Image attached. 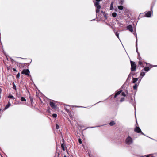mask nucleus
<instances>
[{
    "mask_svg": "<svg viewBox=\"0 0 157 157\" xmlns=\"http://www.w3.org/2000/svg\"><path fill=\"white\" fill-rule=\"evenodd\" d=\"M131 64V70L132 71H134L136 70V65L135 63L134 62L131 61H130Z\"/></svg>",
    "mask_w": 157,
    "mask_h": 157,
    "instance_id": "obj_1",
    "label": "nucleus"
},
{
    "mask_svg": "<svg viewBox=\"0 0 157 157\" xmlns=\"http://www.w3.org/2000/svg\"><path fill=\"white\" fill-rule=\"evenodd\" d=\"M125 142L128 145L130 144L133 142V139L130 136H128L126 138Z\"/></svg>",
    "mask_w": 157,
    "mask_h": 157,
    "instance_id": "obj_2",
    "label": "nucleus"
},
{
    "mask_svg": "<svg viewBox=\"0 0 157 157\" xmlns=\"http://www.w3.org/2000/svg\"><path fill=\"white\" fill-rule=\"evenodd\" d=\"M95 6L96 8V13H98L99 12L100 9L101 8V6L99 5V2H96L95 3Z\"/></svg>",
    "mask_w": 157,
    "mask_h": 157,
    "instance_id": "obj_3",
    "label": "nucleus"
},
{
    "mask_svg": "<svg viewBox=\"0 0 157 157\" xmlns=\"http://www.w3.org/2000/svg\"><path fill=\"white\" fill-rule=\"evenodd\" d=\"M30 72L29 71V69H24L22 71L21 73L22 74H25L28 76H29V73Z\"/></svg>",
    "mask_w": 157,
    "mask_h": 157,
    "instance_id": "obj_4",
    "label": "nucleus"
},
{
    "mask_svg": "<svg viewBox=\"0 0 157 157\" xmlns=\"http://www.w3.org/2000/svg\"><path fill=\"white\" fill-rule=\"evenodd\" d=\"M135 131L137 133H141L142 134L144 135V134L142 132L140 129L139 127H136L135 129Z\"/></svg>",
    "mask_w": 157,
    "mask_h": 157,
    "instance_id": "obj_5",
    "label": "nucleus"
},
{
    "mask_svg": "<svg viewBox=\"0 0 157 157\" xmlns=\"http://www.w3.org/2000/svg\"><path fill=\"white\" fill-rule=\"evenodd\" d=\"M49 104L51 107L52 108L54 109L56 108V106L55 105V104L52 101H50Z\"/></svg>",
    "mask_w": 157,
    "mask_h": 157,
    "instance_id": "obj_6",
    "label": "nucleus"
},
{
    "mask_svg": "<svg viewBox=\"0 0 157 157\" xmlns=\"http://www.w3.org/2000/svg\"><path fill=\"white\" fill-rule=\"evenodd\" d=\"M127 29L131 32H132L133 31L132 26L131 25L128 26Z\"/></svg>",
    "mask_w": 157,
    "mask_h": 157,
    "instance_id": "obj_7",
    "label": "nucleus"
},
{
    "mask_svg": "<svg viewBox=\"0 0 157 157\" xmlns=\"http://www.w3.org/2000/svg\"><path fill=\"white\" fill-rule=\"evenodd\" d=\"M151 11H149L147 13H146L145 14V15L146 17H149L151 16Z\"/></svg>",
    "mask_w": 157,
    "mask_h": 157,
    "instance_id": "obj_8",
    "label": "nucleus"
},
{
    "mask_svg": "<svg viewBox=\"0 0 157 157\" xmlns=\"http://www.w3.org/2000/svg\"><path fill=\"white\" fill-rule=\"evenodd\" d=\"M136 52L137 53H138V56H139V53H138V49H137V38L136 36Z\"/></svg>",
    "mask_w": 157,
    "mask_h": 157,
    "instance_id": "obj_9",
    "label": "nucleus"
},
{
    "mask_svg": "<svg viewBox=\"0 0 157 157\" xmlns=\"http://www.w3.org/2000/svg\"><path fill=\"white\" fill-rule=\"evenodd\" d=\"M11 105V104L10 102H8V104L5 107V108L3 110H5L7 109V108H8Z\"/></svg>",
    "mask_w": 157,
    "mask_h": 157,
    "instance_id": "obj_10",
    "label": "nucleus"
},
{
    "mask_svg": "<svg viewBox=\"0 0 157 157\" xmlns=\"http://www.w3.org/2000/svg\"><path fill=\"white\" fill-rule=\"evenodd\" d=\"M138 78H132V83H135L138 80Z\"/></svg>",
    "mask_w": 157,
    "mask_h": 157,
    "instance_id": "obj_11",
    "label": "nucleus"
},
{
    "mask_svg": "<svg viewBox=\"0 0 157 157\" xmlns=\"http://www.w3.org/2000/svg\"><path fill=\"white\" fill-rule=\"evenodd\" d=\"M139 85V84H138L137 83H135V85L133 86V89L134 90H137V87Z\"/></svg>",
    "mask_w": 157,
    "mask_h": 157,
    "instance_id": "obj_12",
    "label": "nucleus"
},
{
    "mask_svg": "<svg viewBox=\"0 0 157 157\" xmlns=\"http://www.w3.org/2000/svg\"><path fill=\"white\" fill-rule=\"evenodd\" d=\"M122 90H120L117 92L115 94V96H114V98H116V97L118 95H119L121 93V92H122Z\"/></svg>",
    "mask_w": 157,
    "mask_h": 157,
    "instance_id": "obj_13",
    "label": "nucleus"
},
{
    "mask_svg": "<svg viewBox=\"0 0 157 157\" xmlns=\"http://www.w3.org/2000/svg\"><path fill=\"white\" fill-rule=\"evenodd\" d=\"M68 106H66V107H65V110L68 113H69L70 112V111L69 110V109H68Z\"/></svg>",
    "mask_w": 157,
    "mask_h": 157,
    "instance_id": "obj_14",
    "label": "nucleus"
},
{
    "mask_svg": "<svg viewBox=\"0 0 157 157\" xmlns=\"http://www.w3.org/2000/svg\"><path fill=\"white\" fill-rule=\"evenodd\" d=\"M21 100L22 101H26V99L24 97H21Z\"/></svg>",
    "mask_w": 157,
    "mask_h": 157,
    "instance_id": "obj_15",
    "label": "nucleus"
},
{
    "mask_svg": "<svg viewBox=\"0 0 157 157\" xmlns=\"http://www.w3.org/2000/svg\"><path fill=\"white\" fill-rule=\"evenodd\" d=\"M118 8L120 10H122L123 9V6H118Z\"/></svg>",
    "mask_w": 157,
    "mask_h": 157,
    "instance_id": "obj_16",
    "label": "nucleus"
},
{
    "mask_svg": "<svg viewBox=\"0 0 157 157\" xmlns=\"http://www.w3.org/2000/svg\"><path fill=\"white\" fill-rule=\"evenodd\" d=\"M8 98L10 99H14V97L11 95H9L8 96Z\"/></svg>",
    "mask_w": 157,
    "mask_h": 157,
    "instance_id": "obj_17",
    "label": "nucleus"
},
{
    "mask_svg": "<svg viewBox=\"0 0 157 157\" xmlns=\"http://www.w3.org/2000/svg\"><path fill=\"white\" fill-rule=\"evenodd\" d=\"M149 68L148 67H146L144 68V70L146 71H149Z\"/></svg>",
    "mask_w": 157,
    "mask_h": 157,
    "instance_id": "obj_18",
    "label": "nucleus"
},
{
    "mask_svg": "<svg viewBox=\"0 0 157 157\" xmlns=\"http://www.w3.org/2000/svg\"><path fill=\"white\" fill-rule=\"evenodd\" d=\"M13 89H14L15 90H16V86L13 82Z\"/></svg>",
    "mask_w": 157,
    "mask_h": 157,
    "instance_id": "obj_19",
    "label": "nucleus"
},
{
    "mask_svg": "<svg viewBox=\"0 0 157 157\" xmlns=\"http://www.w3.org/2000/svg\"><path fill=\"white\" fill-rule=\"evenodd\" d=\"M115 124V123L114 121H111L109 123V125L110 126H113Z\"/></svg>",
    "mask_w": 157,
    "mask_h": 157,
    "instance_id": "obj_20",
    "label": "nucleus"
},
{
    "mask_svg": "<svg viewBox=\"0 0 157 157\" xmlns=\"http://www.w3.org/2000/svg\"><path fill=\"white\" fill-rule=\"evenodd\" d=\"M117 24H118V25H119V26L120 27H122L123 26V25L122 23H120L119 22H118Z\"/></svg>",
    "mask_w": 157,
    "mask_h": 157,
    "instance_id": "obj_21",
    "label": "nucleus"
},
{
    "mask_svg": "<svg viewBox=\"0 0 157 157\" xmlns=\"http://www.w3.org/2000/svg\"><path fill=\"white\" fill-rule=\"evenodd\" d=\"M114 32H115V34H116V36L119 39V34L117 33V32H116L115 31H114Z\"/></svg>",
    "mask_w": 157,
    "mask_h": 157,
    "instance_id": "obj_22",
    "label": "nucleus"
},
{
    "mask_svg": "<svg viewBox=\"0 0 157 157\" xmlns=\"http://www.w3.org/2000/svg\"><path fill=\"white\" fill-rule=\"evenodd\" d=\"M112 15L113 17H115L117 16V13H115V12L113 13L112 14Z\"/></svg>",
    "mask_w": 157,
    "mask_h": 157,
    "instance_id": "obj_23",
    "label": "nucleus"
},
{
    "mask_svg": "<svg viewBox=\"0 0 157 157\" xmlns=\"http://www.w3.org/2000/svg\"><path fill=\"white\" fill-rule=\"evenodd\" d=\"M145 75V73L144 72H141L140 73V75L142 76V77H143Z\"/></svg>",
    "mask_w": 157,
    "mask_h": 157,
    "instance_id": "obj_24",
    "label": "nucleus"
},
{
    "mask_svg": "<svg viewBox=\"0 0 157 157\" xmlns=\"http://www.w3.org/2000/svg\"><path fill=\"white\" fill-rule=\"evenodd\" d=\"M124 1V0H121L120 2V4L121 5L123 4Z\"/></svg>",
    "mask_w": 157,
    "mask_h": 157,
    "instance_id": "obj_25",
    "label": "nucleus"
},
{
    "mask_svg": "<svg viewBox=\"0 0 157 157\" xmlns=\"http://www.w3.org/2000/svg\"><path fill=\"white\" fill-rule=\"evenodd\" d=\"M61 147H62L63 150L64 151L65 150V149H64V145L63 144H61Z\"/></svg>",
    "mask_w": 157,
    "mask_h": 157,
    "instance_id": "obj_26",
    "label": "nucleus"
},
{
    "mask_svg": "<svg viewBox=\"0 0 157 157\" xmlns=\"http://www.w3.org/2000/svg\"><path fill=\"white\" fill-rule=\"evenodd\" d=\"M113 3H111V5H110V10H112L113 9Z\"/></svg>",
    "mask_w": 157,
    "mask_h": 157,
    "instance_id": "obj_27",
    "label": "nucleus"
},
{
    "mask_svg": "<svg viewBox=\"0 0 157 157\" xmlns=\"http://www.w3.org/2000/svg\"><path fill=\"white\" fill-rule=\"evenodd\" d=\"M53 117L54 118H56L57 117V115L56 114H53L52 115Z\"/></svg>",
    "mask_w": 157,
    "mask_h": 157,
    "instance_id": "obj_28",
    "label": "nucleus"
},
{
    "mask_svg": "<svg viewBox=\"0 0 157 157\" xmlns=\"http://www.w3.org/2000/svg\"><path fill=\"white\" fill-rule=\"evenodd\" d=\"M124 98H122L120 100V101L121 102H122L123 101H124Z\"/></svg>",
    "mask_w": 157,
    "mask_h": 157,
    "instance_id": "obj_29",
    "label": "nucleus"
},
{
    "mask_svg": "<svg viewBox=\"0 0 157 157\" xmlns=\"http://www.w3.org/2000/svg\"><path fill=\"white\" fill-rule=\"evenodd\" d=\"M121 95L122 96H126V95H125V93L124 92H123L122 93H121Z\"/></svg>",
    "mask_w": 157,
    "mask_h": 157,
    "instance_id": "obj_30",
    "label": "nucleus"
},
{
    "mask_svg": "<svg viewBox=\"0 0 157 157\" xmlns=\"http://www.w3.org/2000/svg\"><path fill=\"white\" fill-rule=\"evenodd\" d=\"M20 73H18V74H17V75L16 76V77L17 78H19L20 77Z\"/></svg>",
    "mask_w": 157,
    "mask_h": 157,
    "instance_id": "obj_31",
    "label": "nucleus"
},
{
    "mask_svg": "<svg viewBox=\"0 0 157 157\" xmlns=\"http://www.w3.org/2000/svg\"><path fill=\"white\" fill-rule=\"evenodd\" d=\"M56 129H58L59 128V127L58 124H56Z\"/></svg>",
    "mask_w": 157,
    "mask_h": 157,
    "instance_id": "obj_32",
    "label": "nucleus"
},
{
    "mask_svg": "<svg viewBox=\"0 0 157 157\" xmlns=\"http://www.w3.org/2000/svg\"><path fill=\"white\" fill-rule=\"evenodd\" d=\"M138 63H139V64L140 65H142L143 63L142 62L140 61Z\"/></svg>",
    "mask_w": 157,
    "mask_h": 157,
    "instance_id": "obj_33",
    "label": "nucleus"
},
{
    "mask_svg": "<svg viewBox=\"0 0 157 157\" xmlns=\"http://www.w3.org/2000/svg\"><path fill=\"white\" fill-rule=\"evenodd\" d=\"M78 142H79V143H80V144H81L82 143V142L81 141V140L80 139H78Z\"/></svg>",
    "mask_w": 157,
    "mask_h": 157,
    "instance_id": "obj_34",
    "label": "nucleus"
},
{
    "mask_svg": "<svg viewBox=\"0 0 157 157\" xmlns=\"http://www.w3.org/2000/svg\"><path fill=\"white\" fill-rule=\"evenodd\" d=\"M13 71H14L17 72V70H16V69H15V68H13Z\"/></svg>",
    "mask_w": 157,
    "mask_h": 157,
    "instance_id": "obj_35",
    "label": "nucleus"
},
{
    "mask_svg": "<svg viewBox=\"0 0 157 157\" xmlns=\"http://www.w3.org/2000/svg\"><path fill=\"white\" fill-rule=\"evenodd\" d=\"M138 58H139V59L140 61L141 60V58L140 56L139 57V56H138Z\"/></svg>",
    "mask_w": 157,
    "mask_h": 157,
    "instance_id": "obj_36",
    "label": "nucleus"
},
{
    "mask_svg": "<svg viewBox=\"0 0 157 157\" xmlns=\"http://www.w3.org/2000/svg\"><path fill=\"white\" fill-rule=\"evenodd\" d=\"M10 60L12 62H13V59H12L11 58H10Z\"/></svg>",
    "mask_w": 157,
    "mask_h": 157,
    "instance_id": "obj_37",
    "label": "nucleus"
},
{
    "mask_svg": "<svg viewBox=\"0 0 157 157\" xmlns=\"http://www.w3.org/2000/svg\"><path fill=\"white\" fill-rule=\"evenodd\" d=\"M95 1H96L97 2H98L99 1H102V0H95Z\"/></svg>",
    "mask_w": 157,
    "mask_h": 157,
    "instance_id": "obj_38",
    "label": "nucleus"
},
{
    "mask_svg": "<svg viewBox=\"0 0 157 157\" xmlns=\"http://www.w3.org/2000/svg\"><path fill=\"white\" fill-rule=\"evenodd\" d=\"M146 157H151L150 155H147Z\"/></svg>",
    "mask_w": 157,
    "mask_h": 157,
    "instance_id": "obj_39",
    "label": "nucleus"
},
{
    "mask_svg": "<svg viewBox=\"0 0 157 157\" xmlns=\"http://www.w3.org/2000/svg\"><path fill=\"white\" fill-rule=\"evenodd\" d=\"M140 81H141V79H140V80H139V82H138V84H139V83H140Z\"/></svg>",
    "mask_w": 157,
    "mask_h": 157,
    "instance_id": "obj_40",
    "label": "nucleus"
},
{
    "mask_svg": "<svg viewBox=\"0 0 157 157\" xmlns=\"http://www.w3.org/2000/svg\"><path fill=\"white\" fill-rule=\"evenodd\" d=\"M134 108H135V110H136V107H134Z\"/></svg>",
    "mask_w": 157,
    "mask_h": 157,
    "instance_id": "obj_41",
    "label": "nucleus"
},
{
    "mask_svg": "<svg viewBox=\"0 0 157 157\" xmlns=\"http://www.w3.org/2000/svg\"><path fill=\"white\" fill-rule=\"evenodd\" d=\"M64 157H66V156H64Z\"/></svg>",
    "mask_w": 157,
    "mask_h": 157,
    "instance_id": "obj_42",
    "label": "nucleus"
}]
</instances>
